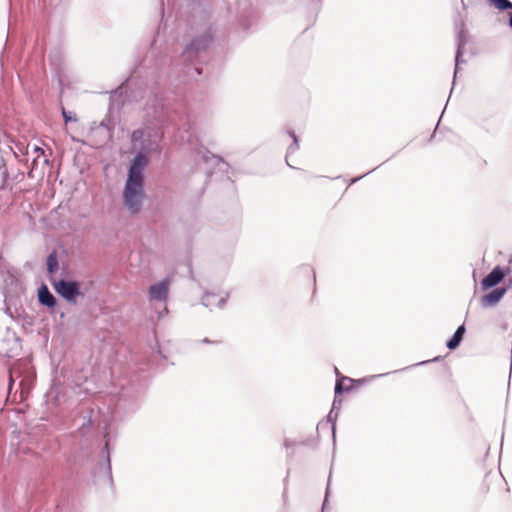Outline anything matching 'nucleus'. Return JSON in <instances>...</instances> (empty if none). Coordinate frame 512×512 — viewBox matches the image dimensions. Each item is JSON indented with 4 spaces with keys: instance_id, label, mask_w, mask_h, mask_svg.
Here are the masks:
<instances>
[{
    "instance_id": "obj_7",
    "label": "nucleus",
    "mask_w": 512,
    "mask_h": 512,
    "mask_svg": "<svg viewBox=\"0 0 512 512\" xmlns=\"http://www.w3.org/2000/svg\"><path fill=\"white\" fill-rule=\"evenodd\" d=\"M506 288H496L492 290L490 293L484 295L481 299L482 306L484 307H492L496 305L506 294Z\"/></svg>"
},
{
    "instance_id": "obj_4",
    "label": "nucleus",
    "mask_w": 512,
    "mask_h": 512,
    "mask_svg": "<svg viewBox=\"0 0 512 512\" xmlns=\"http://www.w3.org/2000/svg\"><path fill=\"white\" fill-rule=\"evenodd\" d=\"M456 30V41H457V52L455 56V72L454 77L457 74L458 65L460 64V58L463 54V49L468 41L467 31L465 30V24L462 19L455 23Z\"/></svg>"
},
{
    "instance_id": "obj_15",
    "label": "nucleus",
    "mask_w": 512,
    "mask_h": 512,
    "mask_svg": "<svg viewBox=\"0 0 512 512\" xmlns=\"http://www.w3.org/2000/svg\"><path fill=\"white\" fill-rule=\"evenodd\" d=\"M62 115H63L65 122L77 121L76 116L72 115L71 112H67L65 109H62Z\"/></svg>"
},
{
    "instance_id": "obj_13",
    "label": "nucleus",
    "mask_w": 512,
    "mask_h": 512,
    "mask_svg": "<svg viewBox=\"0 0 512 512\" xmlns=\"http://www.w3.org/2000/svg\"><path fill=\"white\" fill-rule=\"evenodd\" d=\"M497 9L503 11L507 9H512V3L508 0H490Z\"/></svg>"
},
{
    "instance_id": "obj_6",
    "label": "nucleus",
    "mask_w": 512,
    "mask_h": 512,
    "mask_svg": "<svg viewBox=\"0 0 512 512\" xmlns=\"http://www.w3.org/2000/svg\"><path fill=\"white\" fill-rule=\"evenodd\" d=\"M227 298L228 295L220 296L214 293H206L202 297V304L210 310L213 308H222L225 305Z\"/></svg>"
},
{
    "instance_id": "obj_8",
    "label": "nucleus",
    "mask_w": 512,
    "mask_h": 512,
    "mask_svg": "<svg viewBox=\"0 0 512 512\" xmlns=\"http://www.w3.org/2000/svg\"><path fill=\"white\" fill-rule=\"evenodd\" d=\"M211 41H212V37L209 33H207L201 37H198V38L194 39L191 42V44L186 48L185 53L190 55L194 51L198 52L201 50H205Z\"/></svg>"
},
{
    "instance_id": "obj_16",
    "label": "nucleus",
    "mask_w": 512,
    "mask_h": 512,
    "mask_svg": "<svg viewBox=\"0 0 512 512\" xmlns=\"http://www.w3.org/2000/svg\"><path fill=\"white\" fill-rule=\"evenodd\" d=\"M210 158H217V159H219L217 156H215V155L211 154V153H210V152H208V151H205V152L202 154V159H203L205 162L209 161V159H210Z\"/></svg>"
},
{
    "instance_id": "obj_10",
    "label": "nucleus",
    "mask_w": 512,
    "mask_h": 512,
    "mask_svg": "<svg viewBox=\"0 0 512 512\" xmlns=\"http://www.w3.org/2000/svg\"><path fill=\"white\" fill-rule=\"evenodd\" d=\"M465 333L464 325H461L457 328L452 338L447 342V347L450 350L457 348L462 341L463 335Z\"/></svg>"
},
{
    "instance_id": "obj_3",
    "label": "nucleus",
    "mask_w": 512,
    "mask_h": 512,
    "mask_svg": "<svg viewBox=\"0 0 512 512\" xmlns=\"http://www.w3.org/2000/svg\"><path fill=\"white\" fill-rule=\"evenodd\" d=\"M53 285L56 292L68 302L76 303L77 296L82 295L79 284L75 281L59 280Z\"/></svg>"
},
{
    "instance_id": "obj_14",
    "label": "nucleus",
    "mask_w": 512,
    "mask_h": 512,
    "mask_svg": "<svg viewBox=\"0 0 512 512\" xmlns=\"http://www.w3.org/2000/svg\"><path fill=\"white\" fill-rule=\"evenodd\" d=\"M144 136V131L143 130H135L133 133H132V142L134 144V146H136L137 142L140 141Z\"/></svg>"
},
{
    "instance_id": "obj_19",
    "label": "nucleus",
    "mask_w": 512,
    "mask_h": 512,
    "mask_svg": "<svg viewBox=\"0 0 512 512\" xmlns=\"http://www.w3.org/2000/svg\"><path fill=\"white\" fill-rule=\"evenodd\" d=\"M332 414H333V409L330 411V413H329V415H328V420H329V421H331V422H333V421H334V420H333V416H332Z\"/></svg>"
},
{
    "instance_id": "obj_24",
    "label": "nucleus",
    "mask_w": 512,
    "mask_h": 512,
    "mask_svg": "<svg viewBox=\"0 0 512 512\" xmlns=\"http://www.w3.org/2000/svg\"><path fill=\"white\" fill-rule=\"evenodd\" d=\"M203 342L204 343H210V341L208 339H206V338L203 340Z\"/></svg>"
},
{
    "instance_id": "obj_22",
    "label": "nucleus",
    "mask_w": 512,
    "mask_h": 512,
    "mask_svg": "<svg viewBox=\"0 0 512 512\" xmlns=\"http://www.w3.org/2000/svg\"><path fill=\"white\" fill-rule=\"evenodd\" d=\"M359 178H354L351 180V183H355L356 181H358Z\"/></svg>"
},
{
    "instance_id": "obj_2",
    "label": "nucleus",
    "mask_w": 512,
    "mask_h": 512,
    "mask_svg": "<svg viewBox=\"0 0 512 512\" xmlns=\"http://www.w3.org/2000/svg\"><path fill=\"white\" fill-rule=\"evenodd\" d=\"M171 280L169 277L152 284L148 289V299L151 303H156L159 306L158 318H161L168 312L167 300L170 290Z\"/></svg>"
},
{
    "instance_id": "obj_20",
    "label": "nucleus",
    "mask_w": 512,
    "mask_h": 512,
    "mask_svg": "<svg viewBox=\"0 0 512 512\" xmlns=\"http://www.w3.org/2000/svg\"><path fill=\"white\" fill-rule=\"evenodd\" d=\"M284 445L286 448H288L291 445V442L288 439H286Z\"/></svg>"
},
{
    "instance_id": "obj_23",
    "label": "nucleus",
    "mask_w": 512,
    "mask_h": 512,
    "mask_svg": "<svg viewBox=\"0 0 512 512\" xmlns=\"http://www.w3.org/2000/svg\"><path fill=\"white\" fill-rule=\"evenodd\" d=\"M186 141H187V142H189V143L191 142L190 136H188V137L186 138Z\"/></svg>"
},
{
    "instance_id": "obj_25",
    "label": "nucleus",
    "mask_w": 512,
    "mask_h": 512,
    "mask_svg": "<svg viewBox=\"0 0 512 512\" xmlns=\"http://www.w3.org/2000/svg\"><path fill=\"white\" fill-rule=\"evenodd\" d=\"M510 284H512V280L510 281Z\"/></svg>"
},
{
    "instance_id": "obj_21",
    "label": "nucleus",
    "mask_w": 512,
    "mask_h": 512,
    "mask_svg": "<svg viewBox=\"0 0 512 512\" xmlns=\"http://www.w3.org/2000/svg\"><path fill=\"white\" fill-rule=\"evenodd\" d=\"M107 467L110 470V458H109V456H107Z\"/></svg>"
},
{
    "instance_id": "obj_9",
    "label": "nucleus",
    "mask_w": 512,
    "mask_h": 512,
    "mask_svg": "<svg viewBox=\"0 0 512 512\" xmlns=\"http://www.w3.org/2000/svg\"><path fill=\"white\" fill-rule=\"evenodd\" d=\"M38 299L39 302L47 306L49 308H52L56 304V299L53 296V294L49 291L48 287L46 285H42L38 290Z\"/></svg>"
},
{
    "instance_id": "obj_12",
    "label": "nucleus",
    "mask_w": 512,
    "mask_h": 512,
    "mask_svg": "<svg viewBox=\"0 0 512 512\" xmlns=\"http://www.w3.org/2000/svg\"><path fill=\"white\" fill-rule=\"evenodd\" d=\"M46 264H47V270L49 273H55L57 271L58 260H57V256L55 253H52L47 257Z\"/></svg>"
},
{
    "instance_id": "obj_17",
    "label": "nucleus",
    "mask_w": 512,
    "mask_h": 512,
    "mask_svg": "<svg viewBox=\"0 0 512 512\" xmlns=\"http://www.w3.org/2000/svg\"><path fill=\"white\" fill-rule=\"evenodd\" d=\"M343 390H344V388L342 386L341 381L337 380L336 385H335V393L340 394V393H342Z\"/></svg>"
},
{
    "instance_id": "obj_5",
    "label": "nucleus",
    "mask_w": 512,
    "mask_h": 512,
    "mask_svg": "<svg viewBox=\"0 0 512 512\" xmlns=\"http://www.w3.org/2000/svg\"><path fill=\"white\" fill-rule=\"evenodd\" d=\"M505 277L504 271L500 266H496L486 277L483 278L481 284L483 289H489L499 284Z\"/></svg>"
},
{
    "instance_id": "obj_18",
    "label": "nucleus",
    "mask_w": 512,
    "mask_h": 512,
    "mask_svg": "<svg viewBox=\"0 0 512 512\" xmlns=\"http://www.w3.org/2000/svg\"><path fill=\"white\" fill-rule=\"evenodd\" d=\"M329 489H330V479L328 480V484H327V488H326V493H325V499H324V503H323L322 509H325V507H326V503H327L328 495H329Z\"/></svg>"
},
{
    "instance_id": "obj_11",
    "label": "nucleus",
    "mask_w": 512,
    "mask_h": 512,
    "mask_svg": "<svg viewBox=\"0 0 512 512\" xmlns=\"http://www.w3.org/2000/svg\"><path fill=\"white\" fill-rule=\"evenodd\" d=\"M289 135L293 139V143L288 147L287 155H286V162L290 167H292L291 164L289 163L288 158H289L290 154L296 152L299 149V143H298V138L293 131H289Z\"/></svg>"
},
{
    "instance_id": "obj_1",
    "label": "nucleus",
    "mask_w": 512,
    "mask_h": 512,
    "mask_svg": "<svg viewBox=\"0 0 512 512\" xmlns=\"http://www.w3.org/2000/svg\"><path fill=\"white\" fill-rule=\"evenodd\" d=\"M148 163L143 153H138L131 161L128 177L123 189V204L130 214H138L145 200L144 170Z\"/></svg>"
}]
</instances>
